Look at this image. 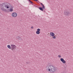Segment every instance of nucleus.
<instances>
[{"label":"nucleus","mask_w":73,"mask_h":73,"mask_svg":"<svg viewBox=\"0 0 73 73\" xmlns=\"http://www.w3.org/2000/svg\"><path fill=\"white\" fill-rule=\"evenodd\" d=\"M58 57H59V58H60V57H61V56L60 55H58Z\"/></svg>","instance_id":"nucleus-16"},{"label":"nucleus","mask_w":73,"mask_h":73,"mask_svg":"<svg viewBox=\"0 0 73 73\" xmlns=\"http://www.w3.org/2000/svg\"><path fill=\"white\" fill-rule=\"evenodd\" d=\"M7 48H8L9 49H11V46H10V45H8Z\"/></svg>","instance_id":"nucleus-11"},{"label":"nucleus","mask_w":73,"mask_h":73,"mask_svg":"<svg viewBox=\"0 0 73 73\" xmlns=\"http://www.w3.org/2000/svg\"><path fill=\"white\" fill-rule=\"evenodd\" d=\"M31 28V29H33V27L32 26Z\"/></svg>","instance_id":"nucleus-18"},{"label":"nucleus","mask_w":73,"mask_h":73,"mask_svg":"<svg viewBox=\"0 0 73 73\" xmlns=\"http://www.w3.org/2000/svg\"><path fill=\"white\" fill-rule=\"evenodd\" d=\"M50 36H51L53 37V36H55V34H54V33L53 32H51L50 33Z\"/></svg>","instance_id":"nucleus-9"},{"label":"nucleus","mask_w":73,"mask_h":73,"mask_svg":"<svg viewBox=\"0 0 73 73\" xmlns=\"http://www.w3.org/2000/svg\"><path fill=\"white\" fill-rule=\"evenodd\" d=\"M26 63L27 64H30V63L29 62H26Z\"/></svg>","instance_id":"nucleus-15"},{"label":"nucleus","mask_w":73,"mask_h":73,"mask_svg":"<svg viewBox=\"0 0 73 73\" xmlns=\"http://www.w3.org/2000/svg\"><path fill=\"white\" fill-rule=\"evenodd\" d=\"M49 71H50L51 73H54L56 72V68L52 65H50L48 67Z\"/></svg>","instance_id":"nucleus-2"},{"label":"nucleus","mask_w":73,"mask_h":73,"mask_svg":"<svg viewBox=\"0 0 73 73\" xmlns=\"http://www.w3.org/2000/svg\"><path fill=\"white\" fill-rule=\"evenodd\" d=\"M17 38L18 40H20V39H21V37L18 36H17Z\"/></svg>","instance_id":"nucleus-10"},{"label":"nucleus","mask_w":73,"mask_h":73,"mask_svg":"<svg viewBox=\"0 0 73 73\" xmlns=\"http://www.w3.org/2000/svg\"><path fill=\"white\" fill-rule=\"evenodd\" d=\"M41 5H42V7H45L44 6V5H43V4H42V3H40Z\"/></svg>","instance_id":"nucleus-14"},{"label":"nucleus","mask_w":73,"mask_h":73,"mask_svg":"<svg viewBox=\"0 0 73 73\" xmlns=\"http://www.w3.org/2000/svg\"><path fill=\"white\" fill-rule=\"evenodd\" d=\"M28 1L29 2H30L31 3V4H33V3L30 0H28Z\"/></svg>","instance_id":"nucleus-12"},{"label":"nucleus","mask_w":73,"mask_h":73,"mask_svg":"<svg viewBox=\"0 0 73 73\" xmlns=\"http://www.w3.org/2000/svg\"><path fill=\"white\" fill-rule=\"evenodd\" d=\"M39 9H40V11H44V10H43V9H45V7H39Z\"/></svg>","instance_id":"nucleus-8"},{"label":"nucleus","mask_w":73,"mask_h":73,"mask_svg":"<svg viewBox=\"0 0 73 73\" xmlns=\"http://www.w3.org/2000/svg\"><path fill=\"white\" fill-rule=\"evenodd\" d=\"M64 13L65 16H70V15L71 14V12L69 11H64Z\"/></svg>","instance_id":"nucleus-3"},{"label":"nucleus","mask_w":73,"mask_h":73,"mask_svg":"<svg viewBox=\"0 0 73 73\" xmlns=\"http://www.w3.org/2000/svg\"><path fill=\"white\" fill-rule=\"evenodd\" d=\"M35 1H37V2H38V0H34Z\"/></svg>","instance_id":"nucleus-17"},{"label":"nucleus","mask_w":73,"mask_h":73,"mask_svg":"<svg viewBox=\"0 0 73 73\" xmlns=\"http://www.w3.org/2000/svg\"><path fill=\"white\" fill-rule=\"evenodd\" d=\"M60 61L63 62L64 64H65V63H66V61L65 60H64V59L63 58H61L60 59Z\"/></svg>","instance_id":"nucleus-7"},{"label":"nucleus","mask_w":73,"mask_h":73,"mask_svg":"<svg viewBox=\"0 0 73 73\" xmlns=\"http://www.w3.org/2000/svg\"><path fill=\"white\" fill-rule=\"evenodd\" d=\"M37 31L36 32V33L38 35H39L40 33V29H38L37 30Z\"/></svg>","instance_id":"nucleus-6"},{"label":"nucleus","mask_w":73,"mask_h":73,"mask_svg":"<svg viewBox=\"0 0 73 73\" xmlns=\"http://www.w3.org/2000/svg\"><path fill=\"white\" fill-rule=\"evenodd\" d=\"M0 6L1 7V9L2 11H4L5 12H7V10L5 8L8 9L9 8H11L10 9V12H12L13 10V7L11 5V4L9 3L5 2V3H2L1 4H0Z\"/></svg>","instance_id":"nucleus-1"},{"label":"nucleus","mask_w":73,"mask_h":73,"mask_svg":"<svg viewBox=\"0 0 73 73\" xmlns=\"http://www.w3.org/2000/svg\"><path fill=\"white\" fill-rule=\"evenodd\" d=\"M56 35H55V36H53L52 37V38H53L54 39H56Z\"/></svg>","instance_id":"nucleus-13"},{"label":"nucleus","mask_w":73,"mask_h":73,"mask_svg":"<svg viewBox=\"0 0 73 73\" xmlns=\"http://www.w3.org/2000/svg\"><path fill=\"white\" fill-rule=\"evenodd\" d=\"M12 16L13 17H17V14L16 13H13L12 14Z\"/></svg>","instance_id":"nucleus-5"},{"label":"nucleus","mask_w":73,"mask_h":73,"mask_svg":"<svg viewBox=\"0 0 73 73\" xmlns=\"http://www.w3.org/2000/svg\"><path fill=\"white\" fill-rule=\"evenodd\" d=\"M11 49L12 50H13L14 52L15 51V49H16V46L15 45L11 44Z\"/></svg>","instance_id":"nucleus-4"}]
</instances>
